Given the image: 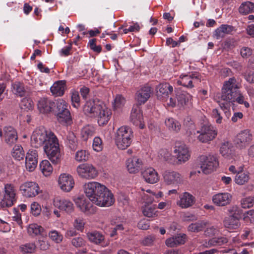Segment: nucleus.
Listing matches in <instances>:
<instances>
[{"label":"nucleus","mask_w":254,"mask_h":254,"mask_svg":"<svg viewBox=\"0 0 254 254\" xmlns=\"http://www.w3.org/2000/svg\"><path fill=\"white\" fill-rule=\"evenodd\" d=\"M178 105L182 107L190 108L192 106V96L188 93L177 90L176 91Z\"/></svg>","instance_id":"5701e85b"},{"label":"nucleus","mask_w":254,"mask_h":254,"mask_svg":"<svg viewBox=\"0 0 254 254\" xmlns=\"http://www.w3.org/2000/svg\"><path fill=\"white\" fill-rule=\"evenodd\" d=\"M71 100L73 106L77 108L80 105V97L77 92L74 91L72 93Z\"/></svg>","instance_id":"052dcab7"},{"label":"nucleus","mask_w":254,"mask_h":254,"mask_svg":"<svg viewBox=\"0 0 254 254\" xmlns=\"http://www.w3.org/2000/svg\"><path fill=\"white\" fill-rule=\"evenodd\" d=\"M131 122L135 126H138L141 129L144 127L142 113L140 107L137 105L133 106L130 116Z\"/></svg>","instance_id":"2eb2a0df"},{"label":"nucleus","mask_w":254,"mask_h":254,"mask_svg":"<svg viewBox=\"0 0 254 254\" xmlns=\"http://www.w3.org/2000/svg\"><path fill=\"white\" fill-rule=\"evenodd\" d=\"M235 31V28L227 24H222L214 31V36L217 39L223 38L226 35L231 34Z\"/></svg>","instance_id":"c756f323"},{"label":"nucleus","mask_w":254,"mask_h":254,"mask_svg":"<svg viewBox=\"0 0 254 254\" xmlns=\"http://www.w3.org/2000/svg\"><path fill=\"white\" fill-rule=\"evenodd\" d=\"M126 165L129 173L135 174L138 172L141 169L143 166V162L141 159L134 157L126 161Z\"/></svg>","instance_id":"b1692460"},{"label":"nucleus","mask_w":254,"mask_h":254,"mask_svg":"<svg viewBox=\"0 0 254 254\" xmlns=\"http://www.w3.org/2000/svg\"><path fill=\"white\" fill-rule=\"evenodd\" d=\"M40 169L45 176H49L53 172V168L49 161L43 160L40 164Z\"/></svg>","instance_id":"58836bf2"},{"label":"nucleus","mask_w":254,"mask_h":254,"mask_svg":"<svg viewBox=\"0 0 254 254\" xmlns=\"http://www.w3.org/2000/svg\"><path fill=\"white\" fill-rule=\"evenodd\" d=\"M141 175L144 181L149 184H154L159 180V176L158 173L152 167L145 168L141 172Z\"/></svg>","instance_id":"412c9836"},{"label":"nucleus","mask_w":254,"mask_h":254,"mask_svg":"<svg viewBox=\"0 0 254 254\" xmlns=\"http://www.w3.org/2000/svg\"><path fill=\"white\" fill-rule=\"evenodd\" d=\"M238 89V86L235 77L230 78L224 82L222 88L221 101L219 102L222 110H227L230 107V104L235 102L239 104H244L246 108L249 107V103L245 101L244 96Z\"/></svg>","instance_id":"7ed1b4c3"},{"label":"nucleus","mask_w":254,"mask_h":254,"mask_svg":"<svg viewBox=\"0 0 254 254\" xmlns=\"http://www.w3.org/2000/svg\"><path fill=\"white\" fill-rule=\"evenodd\" d=\"M74 201L77 207L85 213L87 212L91 206L90 202L83 196L75 198Z\"/></svg>","instance_id":"2f4dec72"},{"label":"nucleus","mask_w":254,"mask_h":254,"mask_svg":"<svg viewBox=\"0 0 254 254\" xmlns=\"http://www.w3.org/2000/svg\"><path fill=\"white\" fill-rule=\"evenodd\" d=\"M239 218L228 216L225 217L223 221L224 227L230 232L238 229L241 226Z\"/></svg>","instance_id":"a878e982"},{"label":"nucleus","mask_w":254,"mask_h":254,"mask_svg":"<svg viewBox=\"0 0 254 254\" xmlns=\"http://www.w3.org/2000/svg\"><path fill=\"white\" fill-rule=\"evenodd\" d=\"M242 207L244 208H249L254 205V197L249 196L244 198L241 201Z\"/></svg>","instance_id":"3c124183"},{"label":"nucleus","mask_w":254,"mask_h":254,"mask_svg":"<svg viewBox=\"0 0 254 254\" xmlns=\"http://www.w3.org/2000/svg\"><path fill=\"white\" fill-rule=\"evenodd\" d=\"M207 223L204 221H199L190 224L188 227V230L192 232H198L203 230L206 226Z\"/></svg>","instance_id":"c03bdc74"},{"label":"nucleus","mask_w":254,"mask_h":254,"mask_svg":"<svg viewBox=\"0 0 254 254\" xmlns=\"http://www.w3.org/2000/svg\"><path fill=\"white\" fill-rule=\"evenodd\" d=\"M66 145L72 150H75L77 148V139L75 134L72 132H69L66 137Z\"/></svg>","instance_id":"e433bc0d"},{"label":"nucleus","mask_w":254,"mask_h":254,"mask_svg":"<svg viewBox=\"0 0 254 254\" xmlns=\"http://www.w3.org/2000/svg\"><path fill=\"white\" fill-rule=\"evenodd\" d=\"M55 102L47 98H41L37 104L38 108L41 113H48L55 106Z\"/></svg>","instance_id":"c85d7f7f"},{"label":"nucleus","mask_w":254,"mask_h":254,"mask_svg":"<svg viewBox=\"0 0 254 254\" xmlns=\"http://www.w3.org/2000/svg\"><path fill=\"white\" fill-rule=\"evenodd\" d=\"M245 79L250 83H254V71H249L245 73Z\"/></svg>","instance_id":"774afa93"},{"label":"nucleus","mask_w":254,"mask_h":254,"mask_svg":"<svg viewBox=\"0 0 254 254\" xmlns=\"http://www.w3.org/2000/svg\"><path fill=\"white\" fill-rule=\"evenodd\" d=\"M96 41V39H91L89 41V45L90 49L94 52L100 53L102 51V47L100 45L97 46L95 43Z\"/></svg>","instance_id":"680f3d73"},{"label":"nucleus","mask_w":254,"mask_h":254,"mask_svg":"<svg viewBox=\"0 0 254 254\" xmlns=\"http://www.w3.org/2000/svg\"><path fill=\"white\" fill-rule=\"evenodd\" d=\"M228 211L229 213V216H232L233 217L239 218V219H240L243 213L242 210L236 205L230 207L228 209Z\"/></svg>","instance_id":"de8ad7c7"},{"label":"nucleus","mask_w":254,"mask_h":254,"mask_svg":"<svg viewBox=\"0 0 254 254\" xmlns=\"http://www.w3.org/2000/svg\"><path fill=\"white\" fill-rule=\"evenodd\" d=\"M174 153L180 163H184L188 161L191 155V152L189 147L185 143L181 142L176 143Z\"/></svg>","instance_id":"1a4fd4ad"},{"label":"nucleus","mask_w":254,"mask_h":254,"mask_svg":"<svg viewBox=\"0 0 254 254\" xmlns=\"http://www.w3.org/2000/svg\"><path fill=\"white\" fill-rule=\"evenodd\" d=\"M86 235L88 240L91 243L102 246L104 244V236L98 231L89 232L86 234Z\"/></svg>","instance_id":"7c9ffc66"},{"label":"nucleus","mask_w":254,"mask_h":254,"mask_svg":"<svg viewBox=\"0 0 254 254\" xmlns=\"http://www.w3.org/2000/svg\"><path fill=\"white\" fill-rule=\"evenodd\" d=\"M38 154L36 150H29L25 158V166L27 170L33 171L36 168L38 163Z\"/></svg>","instance_id":"aec40b11"},{"label":"nucleus","mask_w":254,"mask_h":254,"mask_svg":"<svg viewBox=\"0 0 254 254\" xmlns=\"http://www.w3.org/2000/svg\"><path fill=\"white\" fill-rule=\"evenodd\" d=\"M12 156L17 160H21L24 158L25 153L22 147L20 145H16L13 148Z\"/></svg>","instance_id":"79ce46f5"},{"label":"nucleus","mask_w":254,"mask_h":254,"mask_svg":"<svg viewBox=\"0 0 254 254\" xmlns=\"http://www.w3.org/2000/svg\"><path fill=\"white\" fill-rule=\"evenodd\" d=\"M95 134V128L91 126H86L83 127L81 131V136L82 139L86 141Z\"/></svg>","instance_id":"4c0bfd02"},{"label":"nucleus","mask_w":254,"mask_h":254,"mask_svg":"<svg viewBox=\"0 0 254 254\" xmlns=\"http://www.w3.org/2000/svg\"><path fill=\"white\" fill-rule=\"evenodd\" d=\"M56 105L58 113H63L65 110H68L67 104L63 99L58 100L57 102Z\"/></svg>","instance_id":"13d9d810"},{"label":"nucleus","mask_w":254,"mask_h":254,"mask_svg":"<svg viewBox=\"0 0 254 254\" xmlns=\"http://www.w3.org/2000/svg\"><path fill=\"white\" fill-rule=\"evenodd\" d=\"M59 185L63 190L68 192L73 188L74 181L71 175L67 174H63L59 177Z\"/></svg>","instance_id":"f3484780"},{"label":"nucleus","mask_w":254,"mask_h":254,"mask_svg":"<svg viewBox=\"0 0 254 254\" xmlns=\"http://www.w3.org/2000/svg\"><path fill=\"white\" fill-rule=\"evenodd\" d=\"M173 87L168 83H161L156 88V95L158 99L166 101L169 95L172 93Z\"/></svg>","instance_id":"a211bd4d"},{"label":"nucleus","mask_w":254,"mask_h":254,"mask_svg":"<svg viewBox=\"0 0 254 254\" xmlns=\"http://www.w3.org/2000/svg\"><path fill=\"white\" fill-rule=\"evenodd\" d=\"M143 215L148 217H153L156 216V208L153 206H145L142 209Z\"/></svg>","instance_id":"09e8293b"},{"label":"nucleus","mask_w":254,"mask_h":254,"mask_svg":"<svg viewBox=\"0 0 254 254\" xmlns=\"http://www.w3.org/2000/svg\"><path fill=\"white\" fill-rule=\"evenodd\" d=\"M221 154L225 158L230 159L235 156V150L233 144L230 141H224L220 148Z\"/></svg>","instance_id":"bb28decb"},{"label":"nucleus","mask_w":254,"mask_h":254,"mask_svg":"<svg viewBox=\"0 0 254 254\" xmlns=\"http://www.w3.org/2000/svg\"><path fill=\"white\" fill-rule=\"evenodd\" d=\"M195 202V197L188 192H185L179 196L177 204L182 208H188L193 205Z\"/></svg>","instance_id":"6ab92c4d"},{"label":"nucleus","mask_w":254,"mask_h":254,"mask_svg":"<svg viewBox=\"0 0 254 254\" xmlns=\"http://www.w3.org/2000/svg\"><path fill=\"white\" fill-rule=\"evenodd\" d=\"M126 100L123 96L118 95L114 99V107L115 109L120 108L125 104Z\"/></svg>","instance_id":"4d7b16f0"},{"label":"nucleus","mask_w":254,"mask_h":254,"mask_svg":"<svg viewBox=\"0 0 254 254\" xmlns=\"http://www.w3.org/2000/svg\"><path fill=\"white\" fill-rule=\"evenodd\" d=\"M71 244L72 246L76 248L83 247L85 245V241L81 237H77L71 240Z\"/></svg>","instance_id":"bf43d9fd"},{"label":"nucleus","mask_w":254,"mask_h":254,"mask_svg":"<svg viewBox=\"0 0 254 254\" xmlns=\"http://www.w3.org/2000/svg\"><path fill=\"white\" fill-rule=\"evenodd\" d=\"M151 93V88L149 86L141 87L136 93L135 100L139 104H143L150 98Z\"/></svg>","instance_id":"393cba45"},{"label":"nucleus","mask_w":254,"mask_h":254,"mask_svg":"<svg viewBox=\"0 0 254 254\" xmlns=\"http://www.w3.org/2000/svg\"><path fill=\"white\" fill-rule=\"evenodd\" d=\"M231 197L229 193H218L213 196L212 201L217 206H224L230 203Z\"/></svg>","instance_id":"cd10ccee"},{"label":"nucleus","mask_w":254,"mask_h":254,"mask_svg":"<svg viewBox=\"0 0 254 254\" xmlns=\"http://www.w3.org/2000/svg\"><path fill=\"white\" fill-rule=\"evenodd\" d=\"M73 224L76 230L82 232L84 229L85 221L82 218H76L75 219Z\"/></svg>","instance_id":"6e6d98bb"},{"label":"nucleus","mask_w":254,"mask_h":254,"mask_svg":"<svg viewBox=\"0 0 254 254\" xmlns=\"http://www.w3.org/2000/svg\"><path fill=\"white\" fill-rule=\"evenodd\" d=\"M16 190L13 185L5 184L4 193L3 198L0 202V206L2 207H8L13 205L16 200Z\"/></svg>","instance_id":"6e6552de"},{"label":"nucleus","mask_w":254,"mask_h":254,"mask_svg":"<svg viewBox=\"0 0 254 254\" xmlns=\"http://www.w3.org/2000/svg\"><path fill=\"white\" fill-rule=\"evenodd\" d=\"M41 207L39 204L35 202L32 203L31 205V212L34 216H38L40 214Z\"/></svg>","instance_id":"e2e57ef3"},{"label":"nucleus","mask_w":254,"mask_h":254,"mask_svg":"<svg viewBox=\"0 0 254 254\" xmlns=\"http://www.w3.org/2000/svg\"><path fill=\"white\" fill-rule=\"evenodd\" d=\"M219 165L218 159L215 155H202L199 158V165L202 172L208 174L216 170Z\"/></svg>","instance_id":"423d86ee"},{"label":"nucleus","mask_w":254,"mask_h":254,"mask_svg":"<svg viewBox=\"0 0 254 254\" xmlns=\"http://www.w3.org/2000/svg\"><path fill=\"white\" fill-rule=\"evenodd\" d=\"M76 171L80 177L86 179H93L98 175L97 169L91 164H80L77 167Z\"/></svg>","instance_id":"9d476101"},{"label":"nucleus","mask_w":254,"mask_h":254,"mask_svg":"<svg viewBox=\"0 0 254 254\" xmlns=\"http://www.w3.org/2000/svg\"><path fill=\"white\" fill-rule=\"evenodd\" d=\"M165 124L167 128L171 131L178 132L181 129V124L173 118L166 119L165 121Z\"/></svg>","instance_id":"72a5a7b5"},{"label":"nucleus","mask_w":254,"mask_h":254,"mask_svg":"<svg viewBox=\"0 0 254 254\" xmlns=\"http://www.w3.org/2000/svg\"><path fill=\"white\" fill-rule=\"evenodd\" d=\"M83 188L86 196L98 206L108 207L114 202V196L111 191L98 182H88L85 184Z\"/></svg>","instance_id":"f03ea898"},{"label":"nucleus","mask_w":254,"mask_h":254,"mask_svg":"<svg viewBox=\"0 0 254 254\" xmlns=\"http://www.w3.org/2000/svg\"><path fill=\"white\" fill-rule=\"evenodd\" d=\"M240 13L247 14L254 11V3L250 1H246L241 4L239 8Z\"/></svg>","instance_id":"ea45409f"},{"label":"nucleus","mask_w":254,"mask_h":254,"mask_svg":"<svg viewBox=\"0 0 254 254\" xmlns=\"http://www.w3.org/2000/svg\"><path fill=\"white\" fill-rule=\"evenodd\" d=\"M36 246L34 243H27L21 246V251L24 253H32L34 252Z\"/></svg>","instance_id":"864d4df0"},{"label":"nucleus","mask_w":254,"mask_h":254,"mask_svg":"<svg viewBox=\"0 0 254 254\" xmlns=\"http://www.w3.org/2000/svg\"><path fill=\"white\" fill-rule=\"evenodd\" d=\"M163 176L164 182L168 185H177L181 182V175L174 171L166 170Z\"/></svg>","instance_id":"4be33fe9"},{"label":"nucleus","mask_w":254,"mask_h":254,"mask_svg":"<svg viewBox=\"0 0 254 254\" xmlns=\"http://www.w3.org/2000/svg\"><path fill=\"white\" fill-rule=\"evenodd\" d=\"M212 115L213 118L215 119V121L217 124H221L222 123V117L221 116L220 112L218 109H213Z\"/></svg>","instance_id":"0e129e2a"},{"label":"nucleus","mask_w":254,"mask_h":254,"mask_svg":"<svg viewBox=\"0 0 254 254\" xmlns=\"http://www.w3.org/2000/svg\"><path fill=\"white\" fill-rule=\"evenodd\" d=\"M89 157V153L84 150H78L75 155V159L78 162L86 161Z\"/></svg>","instance_id":"49530a36"},{"label":"nucleus","mask_w":254,"mask_h":254,"mask_svg":"<svg viewBox=\"0 0 254 254\" xmlns=\"http://www.w3.org/2000/svg\"><path fill=\"white\" fill-rule=\"evenodd\" d=\"M133 138V134L131 128L127 126H122L116 131V144L119 149H126L131 144Z\"/></svg>","instance_id":"39448f33"},{"label":"nucleus","mask_w":254,"mask_h":254,"mask_svg":"<svg viewBox=\"0 0 254 254\" xmlns=\"http://www.w3.org/2000/svg\"><path fill=\"white\" fill-rule=\"evenodd\" d=\"M177 246L184 244L185 243L186 235L185 234H179L173 237Z\"/></svg>","instance_id":"69168bd1"},{"label":"nucleus","mask_w":254,"mask_h":254,"mask_svg":"<svg viewBox=\"0 0 254 254\" xmlns=\"http://www.w3.org/2000/svg\"><path fill=\"white\" fill-rule=\"evenodd\" d=\"M58 121L63 125H69L72 120L70 113L68 110H65L63 113H57Z\"/></svg>","instance_id":"c9c22d12"},{"label":"nucleus","mask_w":254,"mask_h":254,"mask_svg":"<svg viewBox=\"0 0 254 254\" xmlns=\"http://www.w3.org/2000/svg\"><path fill=\"white\" fill-rule=\"evenodd\" d=\"M10 230L9 225L0 218V231L3 232H8Z\"/></svg>","instance_id":"338daca9"},{"label":"nucleus","mask_w":254,"mask_h":254,"mask_svg":"<svg viewBox=\"0 0 254 254\" xmlns=\"http://www.w3.org/2000/svg\"><path fill=\"white\" fill-rule=\"evenodd\" d=\"M228 239L224 237L214 238L209 241V244L212 246L222 245L228 242Z\"/></svg>","instance_id":"603ef678"},{"label":"nucleus","mask_w":254,"mask_h":254,"mask_svg":"<svg viewBox=\"0 0 254 254\" xmlns=\"http://www.w3.org/2000/svg\"><path fill=\"white\" fill-rule=\"evenodd\" d=\"M65 82L64 81H59L54 83L50 90L53 95L56 96H62L64 92Z\"/></svg>","instance_id":"473e14b6"},{"label":"nucleus","mask_w":254,"mask_h":254,"mask_svg":"<svg viewBox=\"0 0 254 254\" xmlns=\"http://www.w3.org/2000/svg\"><path fill=\"white\" fill-rule=\"evenodd\" d=\"M44 228L36 224H31L27 228V232L29 235L34 237L38 235H42Z\"/></svg>","instance_id":"a19ab883"},{"label":"nucleus","mask_w":254,"mask_h":254,"mask_svg":"<svg viewBox=\"0 0 254 254\" xmlns=\"http://www.w3.org/2000/svg\"><path fill=\"white\" fill-rule=\"evenodd\" d=\"M250 179L249 172L239 171L235 176L234 181L237 184L243 185L248 183Z\"/></svg>","instance_id":"f704fd0d"},{"label":"nucleus","mask_w":254,"mask_h":254,"mask_svg":"<svg viewBox=\"0 0 254 254\" xmlns=\"http://www.w3.org/2000/svg\"><path fill=\"white\" fill-rule=\"evenodd\" d=\"M12 92L16 95L22 97L25 94L24 85L19 82H15L12 85Z\"/></svg>","instance_id":"37998d69"},{"label":"nucleus","mask_w":254,"mask_h":254,"mask_svg":"<svg viewBox=\"0 0 254 254\" xmlns=\"http://www.w3.org/2000/svg\"><path fill=\"white\" fill-rule=\"evenodd\" d=\"M198 73H191L189 74L181 75L177 83L188 88H192L194 84L200 81Z\"/></svg>","instance_id":"ddd939ff"},{"label":"nucleus","mask_w":254,"mask_h":254,"mask_svg":"<svg viewBox=\"0 0 254 254\" xmlns=\"http://www.w3.org/2000/svg\"><path fill=\"white\" fill-rule=\"evenodd\" d=\"M0 136L3 137L9 145L15 143L18 138L16 130L11 126L5 127L3 129L0 128Z\"/></svg>","instance_id":"4468645a"},{"label":"nucleus","mask_w":254,"mask_h":254,"mask_svg":"<svg viewBox=\"0 0 254 254\" xmlns=\"http://www.w3.org/2000/svg\"><path fill=\"white\" fill-rule=\"evenodd\" d=\"M33 106L32 101L27 98H23L20 103V107L21 109L24 111H29L32 110Z\"/></svg>","instance_id":"a18cd8bd"},{"label":"nucleus","mask_w":254,"mask_h":254,"mask_svg":"<svg viewBox=\"0 0 254 254\" xmlns=\"http://www.w3.org/2000/svg\"><path fill=\"white\" fill-rule=\"evenodd\" d=\"M199 133L197 139L202 143H208L213 140L217 135L216 127L210 124L201 126L200 130L197 131Z\"/></svg>","instance_id":"0eeeda50"},{"label":"nucleus","mask_w":254,"mask_h":254,"mask_svg":"<svg viewBox=\"0 0 254 254\" xmlns=\"http://www.w3.org/2000/svg\"><path fill=\"white\" fill-rule=\"evenodd\" d=\"M54 205L59 209L64 211L67 213H70L74 210L73 204L69 200L62 198L60 197H56L53 201Z\"/></svg>","instance_id":"dca6fc26"},{"label":"nucleus","mask_w":254,"mask_h":254,"mask_svg":"<svg viewBox=\"0 0 254 254\" xmlns=\"http://www.w3.org/2000/svg\"><path fill=\"white\" fill-rule=\"evenodd\" d=\"M22 195L26 197H33L40 191L38 185L34 182H26L22 184L19 188Z\"/></svg>","instance_id":"f8f14e48"},{"label":"nucleus","mask_w":254,"mask_h":254,"mask_svg":"<svg viewBox=\"0 0 254 254\" xmlns=\"http://www.w3.org/2000/svg\"><path fill=\"white\" fill-rule=\"evenodd\" d=\"M31 144L35 148L43 145V149L48 158L54 164L60 161L59 141L55 134L44 127L36 128L31 136Z\"/></svg>","instance_id":"f257e3e1"},{"label":"nucleus","mask_w":254,"mask_h":254,"mask_svg":"<svg viewBox=\"0 0 254 254\" xmlns=\"http://www.w3.org/2000/svg\"><path fill=\"white\" fill-rule=\"evenodd\" d=\"M92 147L93 149L97 152H99L102 150L103 143L100 137L98 136L94 137L93 141Z\"/></svg>","instance_id":"5fc2aeb1"},{"label":"nucleus","mask_w":254,"mask_h":254,"mask_svg":"<svg viewBox=\"0 0 254 254\" xmlns=\"http://www.w3.org/2000/svg\"><path fill=\"white\" fill-rule=\"evenodd\" d=\"M253 135L248 129L241 130L236 137L235 144L240 149L246 148L252 142Z\"/></svg>","instance_id":"9b49d317"},{"label":"nucleus","mask_w":254,"mask_h":254,"mask_svg":"<svg viewBox=\"0 0 254 254\" xmlns=\"http://www.w3.org/2000/svg\"><path fill=\"white\" fill-rule=\"evenodd\" d=\"M49 237L56 243H61L63 239V235L56 230H53L49 233Z\"/></svg>","instance_id":"8fccbe9b"},{"label":"nucleus","mask_w":254,"mask_h":254,"mask_svg":"<svg viewBox=\"0 0 254 254\" xmlns=\"http://www.w3.org/2000/svg\"><path fill=\"white\" fill-rule=\"evenodd\" d=\"M85 114L90 117H97L99 126L106 125L110 120L112 111L104 104L100 101H88L86 102L84 107Z\"/></svg>","instance_id":"20e7f679"}]
</instances>
